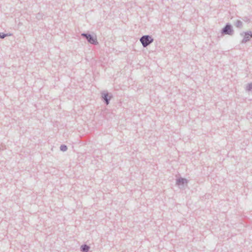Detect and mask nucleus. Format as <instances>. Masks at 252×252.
Here are the masks:
<instances>
[{
    "instance_id": "9",
    "label": "nucleus",
    "mask_w": 252,
    "mask_h": 252,
    "mask_svg": "<svg viewBox=\"0 0 252 252\" xmlns=\"http://www.w3.org/2000/svg\"><path fill=\"white\" fill-rule=\"evenodd\" d=\"M246 90L247 91H251L252 90V83H249L247 85Z\"/></svg>"
},
{
    "instance_id": "5",
    "label": "nucleus",
    "mask_w": 252,
    "mask_h": 252,
    "mask_svg": "<svg viewBox=\"0 0 252 252\" xmlns=\"http://www.w3.org/2000/svg\"><path fill=\"white\" fill-rule=\"evenodd\" d=\"M88 39V41L91 43H95L96 42V39L95 36H92L91 35L83 34Z\"/></svg>"
},
{
    "instance_id": "2",
    "label": "nucleus",
    "mask_w": 252,
    "mask_h": 252,
    "mask_svg": "<svg viewBox=\"0 0 252 252\" xmlns=\"http://www.w3.org/2000/svg\"><path fill=\"white\" fill-rule=\"evenodd\" d=\"M153 39L152 38L148 35L144 36L140 39V41L144 46L148 45L153 41Z\"/></svg>"
},
{
    "instance_id": "3",
    "label": "nucleus",
    "mask_w": 252,
    "mask_h": 252,
    "mask_svg": "<svg viewBox=\"0 0 252 252\" xmlns=\"http://www.w3.org/2000/svg\"><path fill=\"white\" fill-rule=\"evenodd\" d=\"M241 35L243 37L242 41L244 42L249 41L252 37V33L251 32H244Z\"/></svg>"
},
{
    "instance_id": "1",
    "label": "nucleus",
    "mask_w": 252,
    "mask_h": 252,
    "mask_svg": "<svg viewBox=\"0 0 252 252\" xmlns=\"http://www.w3.org/2000/svg\"><path fill=\"white\" fill-rule=\"evenodd\" d=\"M113 97V95L108 92L101 93V99L106 105H108L110 103V99Z\"/></svg>"
},
{
    "instance_id": "10",
    "label": "nucleus",
    "mask_w": 252,
    "mask_h": 252,
    "mask_svg": "<svg viewBox=\"0 0 252 252\" xmlns=\"http://www.w3.org/2000/svg\"><path fill=\"white\" fill-rule=\"evenodd\" d=\"M7 35L6 34H5L3 33H0V38H3L4 37H5Z\"/></svg>"
},
{
    "instance_id": "6",
    "label": "nucleus",
    "mask_w": 252,
    "mask_h": 252,
    "mask_svg": "<svg viewBox=\"0 0 252 252\" xmlns=\"http://www.w3.org/2000/svg\"><path fill=\"white\" fill-rule=\"evenodd\" d=\"M223 32L225 34H231L232 32V30L231 26L226 25L223 30Z\"/></svg>"
},
{
    "instance_id": "4",
    "label": "nucleus",
    "mask_w": 252,
    "mask_h": 252,
    "mask_svg": "<svg viewBox=\"0 0 252 252\" xmlns=\"http://www.w3.org/2000/svg\"><path fill=\"white\" fill-rule=\"evenodd\" d=\"M188 181L186 178L180 177L176 180V185L178 186L184 185L185 184H187Z\"/></svg>"
},
{
    "instance_id": "7",
    "label": "nucleus",
    "mask_w": 252,
    "mask_h": 252,
    "mask_svg": "<svg viewBox=\"0 0 252 252\" xmlns=\"http://www.w3.org/2000/svg\"><path fill=\"white\" fill-rule=\"evenodd\" d=\"M90 247L86 244L82 245L80 247L81 251L82 252H88Z\"/></svg>"
},
{
    "instance_id": "8",
    "label": "nucleus",
    "mask_w": 252,
    "mask_h": 252,
    "mask_svg": "<svg viewBox=\"0 0 252 252\" xmlns=\"http://www.w3.org/2000/svg\"><path fill=\"white\" fill-rule=\"evenodd\" d=\"M67 150V147L66 145L63 144L60 146V150L63 152H65Z\"/></svg>"
}]
</instances>
